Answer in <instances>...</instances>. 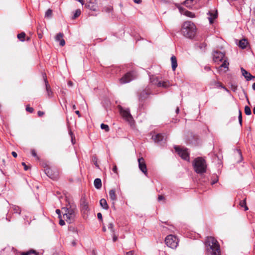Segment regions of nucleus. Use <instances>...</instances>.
<instances>
[{"instance_id": "f257e3e1", "label": "nucleus", "mask_w": 255, "mask_h": 255, "mask_svg": "<svg viewBox=\"0 0 255 255\" xmlns=\"http://www.w3.org/2000/svg\"><path fill=\"white\" fill-rule=\"evenodd\" d=\"M206 255H221L218 241L212 237H208L205 243Z\"/></svg>"}, {"instance_id": "f03ea898", "label": "nucleus", "mask_w": 255, "mask_h": 255, "mask_svg": "<svg viewBox=\"0 0 255 255\" xmlns=\"http://www.w3.org/2000/svg\"><path fill=\"white\" fill-rule=\"evenodd\" d=\"M181 31L185 37L192 38L195 35L196 28L192 22L187 21L184 22L182 24Z\"/></svg>"}, {"instance_id": "7ed1b4c3", "label": "nucleus", "mask_w": 255, "mask_h": 255, "mask_svg": "<svg viewBox=\"0 0 255 255\" xmlns=\"http://www.w3.org/2000/svg\"><path fill=\"white\" fill-rule=\"evenodd\" d=\"M192 165L194 171L199 174H202L206 172L207 163L206 160L201 157L196 158L192 162Z\"/></svg>"}, {"instance_id": "20e7f679", "label": "nucleus", "mask_w": 255, "mask_h": 255, "mask_svg": "<svg viewBox=\"0 0 255 255\" xmlns=\"http://www.w3.org/2000/svg\"><path fill=\"white\" fill-rule=\"evenodd\" d=\"M62 210L64 212L63 217L66 221L69 224L72 223L75 217V209L70 206L63 208Z\"/></svg>"}, {"instance_id": "39448f33", "label": "nucleus", "mask_w": 255, "mask_h": 255, "mask_svg": "<svg viewBox=\"0 0 255 255\" xmlns=\"http://www.w3.org/2000/svg\"><path fill=\"white\" fill-rule=\"evenodd\" d=\"M166 245L172 249H175L178 244V240L173 235H170L167 236L165 239Z\"/></svg>"}, {"instance_id": "423d86ee", "label": "nucleus", "mask_w": 255, "mask_h": 255, "mask_svg": "<svg viewBox=\"0 0 255 255\" xmlns=\"http://www.w3.org/2000/svg\"><path fill=\"white\" fill-rule=\"evenodd\" d=\"M175 149L179 155L184 160L189 161V152L187 148L175 147Z\"/></svg>"}, {"instance_id": "0eeeda50", "label": "nucleus", "mask_w": 255, "mask_h": 255, "mask_svg": "<svg viewBox=\"0 0 255 255\" xmlns=\"http://www.w3.org/2000/svg\"><path fill=\"white\" fill-rule=\"evenodd\" d=\"M44 171L47 176L53 180L56 179L58 177L59 172L58 170L55 168H51L47 167L44 169Z\"/></svg>"}, {"instance_id": "6e6552de", "label": "nucleus", "mask_w": 255, "mask_h": 255, "mask_svg": "<svg viewBox=\"0 0 255 255\" xmlns=\"http://www.w3.org/2000/svg\"><path fill=\"white\" fill-rule=\"evenodd\" d=\"M135 78L136 75L134 72H129L125 74L119 80L120 83L123 84L129 82Z\"/></svg>"}, {"instance_id": "1a4fd4ad", "label": "nucleus", "mask_w": 255, "mask_h": 255, "mask_svg": "<svg viewBox=\"0 0 255 255\" xmlns=\"http://www.w3.org/2000/svg\"><path fill=\"white\" fill-rule=\"evenodd\" d=\"M153 84L157 85L158 87H162L167 88L172 85L168 80L161 81L159 80L157 78L153 79L151 81Z\"/></svg>"}, {"instance_id": "9d476101", "label": "nucleus", "mask_w": 255, "mask_h": 255, "mask_svg": "<svg viewBox=\"0 0 255 255\" xmlns=\"http://www.w3.org/2000/svg\"><path fill=\"white\" fill-rule=\"evenodd\" d=\"M80 208L82 213L84 215H87L89 211V204L85 197H82L80 201Z\"/></svg>"}, {"instance_id": "9b49d317", "label": "nucleus", "mask_w": 255, "mask_h": 255, "mask_svg": "<svg viewBox=\"0 0 255 255\" xmlns=\"http://www.w3.org/2000/svg\"><path fill=\"white\" fill-rule=\"evenodd\" d=\"M123 119L127 121L132 128L134 127V120H133L130 113H120Z\"/></svg>"}, {"instance_id": "f8f14e48", "label": "nucleus", "mask_w": 255, "mask_h": 255, "mask_svg": "<svg viewBox=\"0 0 255 255\" xmlns=\"http://www.w3.org/2000/svg\"><path fill=\"white\" fill-rule=\"evenodd\" d=\"M138 167L140 171L146 176L147 175L146 165L143 158L141 157L138 159Z\"/></svg>"}, {"instance_id": "ddd939ff", "label": "nucleus", "mask_w": 255, "mask_h": 255, "mask_svg": "<svg viewBox=\"0 0 255 255\" xmlns=\"http://www.w3.org/2000/svg\"><path fill=\"white\" fill-rule=\"evenodd\" d=\"M43 78L45 83L46 90L47 92V95L49 98H51L53 97V93L51 91V87L50 85L48 83V81L47 79V76L45 73H43L42 74Z\"/></svg>"}, {"instance_id": "4468645a", "label": "nucleus", "mask_w": 255, "mask_h": 255, "mask_svg": "<svg viewBox=\"0 0 255 255\" xmlns=\"http://www.w3.org/2000/svg\"><path fill=\"white\" fill-rule=\"evenodd\" d=\"M225 54L219 51H215L213 54V60L215 62H219L224 60Z\"/></svg>"}, {"instance_id": "2eb2a0df", "label": "nucleus", "mask_w": 255, "mask_h": 255, "mask_svg": "<svg viewBox=\"0 0 255 255\" xmlns=\"http://www.w3.org/2000/svg\"><path fill=\"white\" fill-rule=\"evenodd\" d=\"M85 6L93 11H96L97 8L96 0H90L86 3Z\"/></svg>"}, {"instance_id": "dca6fc26", "label": "nucleus", "mask_w": 255, "mask_h": 255, "mask_svg": "<svg viewBox=\"0 0 255 255\" xmlns=\"http://www.w3.org/2000/svg\"><path fill=\"white\" fill-rule=\"evenodd\" d=\"M64 34L62 33H59L56 34L55 39L56 41H59L60 46L63 47L65 45V40L63 39Z\"/></svg>"}, {"instance_id": "f3484780", "label": "nucleus", "mask_w": 255, "mask_h": 255, "mask_svg": "<svg viewBox=\"0 0 255 255\" xmlns=\"http://www.w3.org/2000/svg\"><path fill=\"white\" fill-rule=\"evenodd\" d=\"M150 93L147 90H143L139 94V100L140 102H142L147 99Z\"/></svg>"}, {"instance_id": "a211bd4d", "label": "nucleus", "mask_w": 255, "mask_h": 255, "mask_svg": "<svg viewBox=\"0 0 255 255\" xmlns=\"http://www.w3.org/2000/svg\"><path fill=\"white\" fill-rule=\"evenodd\" d=\"M242 75L245 77L247 81L252 80V79H255V76H252L249 72L244 69L243 68L241 69Z\"/></svg>"}, {"instance_id": "6ab92c4d", "label": "nucleus", "mask_w": 255, "mask_h": 255, "mask_svg": "<svg viewBox=\"0 0 255 255\" xmlns=\"http://www.w3.org/2000/svg\"><path fill=\"white\" fill-rule=\"evenodd\" d=\"M152 138L155 142L160 143L163 140L164 136L162 134L158 133L155 135H153Z\"/></svg>"}, {"instance_id": "aec40b11", "label": "nucleus", "mask_w": 255, "mask_h": 255, "mask_svg": "<svg viewBox=\"0 0 255 255\" xmlns=\"http://www.w3.org/2000/svg\"><path fill=\"white\" fill-rule=\"evenodd\" d=\"M179 9L181 13L184 14L185 15L190 17H195V14L192 12L189 11L188 10H185L183 8L181 7H179Z\"/></svg>"}, {"instance_id": "412c9836", "label": "nucleus", "mask_w": 255, "mask_h": 255, "mask_svg": "<svg viewBox=\"0 0 255 255\" xmlns=\"http://www.w3.org/2000/svg\"><path fill=\"white\" fill-rule=\"evenodd\" d=\"M109 197H110V199L113 201H115L117 200V196L116 195L115 189H112L110 190Z\"/></svg>"}, {"instance_id": "4be33fe9", "label": "nucleus", "mask_w": 255, "mask_h": 255, "mask_svg": "<svg viewBox=\"0 0 255 255\" xmlns=\"http://www.w3.org/2000/svg\"><path fill=\"white\" fill-rule=\"evenodd\" d=\"M248 44L249 43L247 39H243L240 40L239 42V46L242 49H245L247 47Z\"/></svg>"}, {"instance_id": "5701e85b", "label": "nucleus", "mask_w": 255, "mask_h": 255, "mask_svg": "<svg viewBox=\"0 0 255 255\" xmlns=\"http://www.w3.org/2000/svg\"><path fill=\"white\" fill-rule=\"evenodd\" d=\"M171 61L172 64V69L173 71H175L176 67H177L176 57L175 56H172L171 57Z\"/></svg>"}, {"instance_id": "b1692460", "label": "nucleus", "mask_w": 255, "mask_h": 255, "mask_svg": "<svg viewBox=\"0 0 255 255\" xmlns=\"http://www.w3.org/2000/svg\"><path fill=\"white\" fill-rule=\"evenodd\" d=\"M199 0H186L184 1L185 5L188 7H190L191 5L196 4Z\"/></svg>"}, {"instance_id": "393cba45", "label": "nucleus", "mask_w": 255, "mask_h": 255, "mask_svg": "<svg viewBox=\"0 0 255 255\" xmlns=\"http://www.w3.org/2000/svg\"><path fill=\"white\" fill-rule=\"evenodd\" d=\"M95 187L97 189H100L102 187V181L101 179L96 178L95 179L94 182Z\"/></svg>"}, {"instance_id": "a878e982", "label": "nucleus", "mask_w": 255, "mask_h": 255, "mask_svg": "<svg viewBox=\"0 0 255 255\" xmlns=\"http://www.w3.org/2000/svg\"><path fill=\"white\" fill-rule=\"evenodd\" d=\"M209 14L210 15V17H209V20L210 23H213L214 20L217 17L218 13L217 10H216L215 13H212L211 12H209Z\"/></svg>"}, {"instance_id": "bb28decb", "label": "nucleus", "mask_w": 255, "mask_h": 255, "mask_svg": "<svg viewBox=\"0 0 255 255\" xmlns=\"http://www.w3.org/2000/svg\"><path fill=\"white\" fill-rule=\"evenodd\" d=\"M100 205L104 209L106 210H108L109 208L107 201L104 198L100 200Z\"/></svg>"}, {"instance_id": "cd10ccee", "label": "nucleus", "mask_w": 255, "mask_h": 255, "mask_svg": "<svg viewBox=\"0 0 255 255\" xmlns=\"http://www.w3.org/2000/svg\"><path fill=\"white\" fill-rule=\"evenodd\" d=\"M103 11H105L107 13H112L114 11L113 7L111 5H108L104 7Z\"/></svg>"}, {"instance_id": "c85d7f7f", "label": "nucleus", "mask_w": 255, "mask_h": 255, "mask_svg": "<svg viewBox=\"0 0 255 255\" xmlns=\"http://www.w3.org/2000/svg\"><path fill=\"white\" fill-rule=\"evenodd\" d=\"M26 36V34L24 32H22L20 33H19L17 35V38L21 41H24L25 40V37Z\"/></svg>"}, {"instance_id": "c756f323", "label": "nucleus", "mask_w": 255, "mask_h": 255, "mask_svg": "<svg viewBox=\"0 0 255 255\" xmlns=\"http://www.w3.org/2000/svg\"><path fill=\"white\" fill-rule=\"evenodd\" d=\"M228 65L229 63L227 62L226 60H224L223 63L221 64V65L220 66V68H226V70H225V72H226L228 69Z\"/></svg>"}, {"instance_id": "7c9ffc66", "label": "nucleus", "mask_w": 255, "mask_h": 255, "mask_svg": "<svg viewBox=\"0 0 255 255\" xmlns=\"http://www.w3.org/2000/svg\"><path fill=\"white\" fill-rule=\"evenodd\" d=\"M235 152L237 153V155L239 156V157L240 158V159L237 161L238 163H239V162H241L243 159L242 152L240 149H237L236 150Z\"/></svg>"}, {"instance_id": "2f4dec72", "label": "nucleus", "mask_w": 255, "mask_h": 255, "mask_svg": "<svg viewBox=\"0 0 255 255\" xmlns=\"http://www.w3.org/2000/svg\"><path fill=\"white\" fill-rule=\"evenodd\" d=\"M240 205L242 207H243L245 208V211H247L248 210V208L246 205V199L241 201L240 203Z\"/></svg>"}, {"instance_id": "473e14b6", "label": "nucleus", "mask_w": 255, "mask_h": 255, "mask_svg": "<svg viewBox=\"0 0 255 255\" xmlns=\"http://www.w3.org/2000/svg\"><path fill=\"white\" fill-rule=\"evenodd\" d=\"M52 15V10L48 9L45 12V16L47 18H50Z\"/></svg>"}, {"instance_id": "72a5a7b5", "label": "nucleus", "mask_w": 255, "mask_h": 255, "mask_svg": "<svg viewBox=\"0 0 255 255\" xmlns=\"http://www.w3.org/2000/svg\"><path fill=\"white\" fill-rule=\"evenodd\" d=\"M13 210L14 213H18V214H20L21 213V210L20 208L16 206H13Z\"/></svg>"}, {"instance_id": "f704fd0d", "label": "nucleus", "mask_w": 255, "mask_h": 255, "mask_svg": "<svg viewBox=\"0 0 255 255\" xmlns=\"http://www.w3.org/2000/svg\"><path fill=\"white\" fill-rule=\"evenodd\" d=\"M81 10L79 9H78L76 10L75 13L74 14V15L72 17L73 19H75L77 17H78L80 14H81Z\"/></svg>"}, {"instance_id": "c9c22d12", "label": "nucleus", "mask_w": 255, "mask_h": 255, "mask_svg": "<svg viewBox=\"0 0 255 255\" xmlns=\"http://www.w3.org/2000/svg\"><path fill=\"white\" fill-rule=\"evenodd\" d=\"M108 229L111 230V232H112V234L115 233V230L114 229V225L113 223H109L108 225Z\"/></svg>"}, {"instance_id": "e433bc0d", "label": "nucleus", "mask_w": 255, "mask_h": 255, "mask_svg": "<svg viewBox=\"0 0 255 255\" xmlns=\"http://www.w3.org/2000/svg\"><path fill=\"white\" fill-rule=\"evenodd\" d=\"M101 128L102 129H105L106 131H109L110 130L109 127L107 125L102 124L101 125Z\"/></svg>"}, {"instance_id": "4c0bfd02", "label": "nucleus", "mask_w": 255, "mask_h": 255, "mask_svg": "<svg viewBox=\"0 0 255 255\" xmlns=\"http://www.w3.org/2000/svg\"><path fill=\"white\" fill-rule=\"evenodd\" d=\"M69 134L71 136V142L73 144H74L75 143V142L74 141L75 137H74L72 132L71 130L69 131Z\"/></svg>"}, {"instance_id": "58836bf2", "label": "nucleus", "mask_w": 255, "mask_h": 255, "mask_svg": "<svg viewBox=\"0 0 255 255\" xmlns=\"http://www.w3.org/2000/svg\"><path fill=\"white\" fill-rule=\"evenodd\" d=\"M22 255H37L34 251H30L26 253H23Z\"/></svg>"}, {"instance_id": "ea45409f", "label": "nucleus", "mask_w": 255, "mask_h": 255, "mask_svg": "<svg viewBox=\"0 0 255 255\" xmlns=\"http://www.w3.org/2000/svg\"><path fill=\"white\" fill-rule=\"evenodd\" d=\"M118 110L119 112H129L128 110H125L121 106H118Z\"/></svg>"}, {"instance_id": "a19ab883", "label": "nucleus", "mask_w": 255, "mask_h": 255, "mask_svg": "<svg viewBox=\"0 0 255 255\" xmlns=\"http://www.w3.org/2000/svg\"><path fill=\"white\" fill-rule=\"evenodd\" d=\"M31 155L34 157H36L37 158V159L38 158L37 155V154H36V151L34 150V149H32L31 150Z\"/></svg>"}, {"instance_id": "79ce46f5", "label": "nucleus", "mask_w": 255, "mask_h": 255, "mask_svg": "<svg viewBox=\"0 0 255 255\" xmlns=\"http://www.w3.org/2000/svg\"><path fill=\"white\" fill-rule=\"evenodd\" d=\"M113 171L117 174H118V168L115 164L113 165Z\"/></svg>"}, {"instance_id": "37998d69", "label": "nucleus", "mask_w": 255, "mask_h": 255, "mask_svg": "<svg viewBox=\"0 0 255 255\" xmlns=\"http://www.w3.org/2000/svg\"><path fill=\"white\" fill-rule=\"evenodd\" d=\"M34 109L30 107L29 105H27L26 107V112H33Z\"/></svg>"}, {"instance_id": "c03bdc74", "label": "nucleus", "mask_w": 255, "mask_h": 255, "mask_svg": "<svg viewBox=\"0 0 255 255\" xmlns=\"http://www.w3.org/2000/svg\"><path fill=\"white\" fill-rule=\"evenodd\" d=\"M239 121L241 125H242V113H239Z\"/></svg>"}, {"instance_id": "a18cd8bd", "label": "nucleus", "mask_w": 255, "mask_h": 255, "mask_svg": "<svg viewBox=\"0 0 255 255\" xmlns=\"http://www.w3.org/2000/svg\"><path fill=\"white\" fill-rule=\"evenodd\" d=\"M22 166H23L24 169L25 171L29 169L28 166L26 165L25 162H22Z\"/></svg>"}, {"instance_id": "49530a36", "label": "nucleus", "mask_w": 255, "mask_h": 255, "mask_svg": "<svg viewBox=\"0 0 255 255\" xmlns=\"http://www.w3.org/2000/svg\"><path fill=\"white\" fill-rule=\"evenodd\" d=\"M37 34H38V38L39 39H41L43 37V34L42 33L39 32V31L38 30L37 31Z\"/></svg>"}, {"instance_id": "de8ad7c7", "label": "nucleus", "mask_w": 255, "mask_h": 255, "mask_svg": "<svg viewBox=\"0 0 255 255\" xmlns=\"http://www.w3.org/2000/svg\"><path fill=\"white\" fill-rule=\"evenodd\" d=\"M244 112H251V109L249 106H246L245 107V111Z\"/></svg>"}, {"instance_id": "09e8293b", "label": "nucleus", "mask_w": 255, "mask_h": 255, "mask_svg": "<svg viewBox=\"0 0 255 255\" xmlns=\"http://www.w3.org/2000/svg\"><path fill=\"white\" fill-rule=\"evenodd\" d=\"M134 252L133 251H130L129 252H127L126 255H133Z\"/></svg>"}, {"instance_id": "8fccbe9b", "label": "nucleus", "mask_w": 255, "mask_h": 255, "mask_svg": "<svg viewBox=\"0 0 255 255\" xmlns=\"http://www.w3.org/2000/svg\"><path fill=\"white\" fill-rule=\"evenodd\" d=\"M113 242H116L117 239H118V238L115 235V233L114 234H113Z\"/></svg>"}, {"instance_id": "3c124183", "label": "nucleus", "mask_w": 255, "mask_h": 255, "mask_svg": "<svg viewBox=\"0 0 255 255\" xmlns=\"http://www.w3.org/2000/svg\"><path fill=\"white\" fill-rule=\"evenodd\" d=\"M97 217L99 219L102 220V215L101 213H98L97 214Z\"/></svg>"}, {"instance_id": "603ef678", "label": "nucleus", "mask_w": 255, "mask_h": 255, "mask_svg": "<svg viewBox=\"0 0 255 255\" xmlns=\"http://www.w3.org/2000/svg\"><path fill=\"white\" fill-rule=\"evenodd\" d=\"M59 224L61 225V226H63L65 225V222L64 220L61 219L59 221Z\"/></svg>"}, {"instance_id": "864d4df0", "label": "nucleus", "mask_w": 255, "mask_h": 255, "mask_svg": "<svg viewBox=\"0 0 255 255\" xmlns=\"http://www.w3.org/2000/svg\"><path fill=\"white\" fill-rule=\"evenodd\" d=\"M56 213L59 215V218H60L61 217V215H60V213H61V211L59 209H57L56 210Z\"/></svg>"}, {"instance_id": "5fc2aeb1", "label": "nucleus", "mask_w": 255, "mask_h": 255, "mask_svg": "<svg viewBox=\"0 0 255 255\" xmlns=\"http://www.w3.org/2000/svg\"><path fill=\"white\" fill-rule=\"evenodd\" d=\"M163 199H164V197L162 195H159L158 197V201H161V200H163Z\"/></svg>"}, {"instance_id": "6e6d98bb", "label": "nucleus", "mask_w": 255, "mask_h": 255, "mask_svg": "<svg viewBox=\"0 0 255 255\" xmlns=\"http://www.w3.org/2000/svg\"><path fill=\"white\" fill-rule=\"evenodd\" d=\"M68 85L70 87H72L73 85V83L72 81H69L68 82Z\"/></svg>"}, {"instance_id": "4d7b16f0", "label": "nucleus", "mask_w": 255, "mask_h": 255, "mask_svg": "<svg viewBox=\"0 0 255 255\" xmlns=\"http://www.w3.org/2000/svg\"><path fill=\"white\" fill-rule=\"evenodd\" d=\"M11 154L14 157H16L17 156V153L15 151H12Z\"/></svg>"}, {"instance_id": "13d9d810", "label": "nucleus", "mask_w": 255, "mask_h": 255, "mask_svg": "<svg viewBox=\"0 0 255 255\" xmlns=\"http://www.w3.org/2000/svg\"><path fill=\"white\" fill-rule=\"evenodd\" d=\"M39 117H41L44 115V113H37Z\"/></svg>"}, {"instance_id": "bf43d9fd", "label": "nucleus", "mask_w": 255, "mask_h": 255, "mask_svg": "<svg viewBox=\"0 0 255 255\" xmlns=\"http://www.w3.org/2000/svg\"><path fill=\"white\" fill-rule=\"evenodd\" d=\"M133 0L136 3H140L141 2V0Z\"/></svg>"}, {"instance_id": "052dcab7", "label": "nucleus", "mask_w": 255, "mask_h": 255, "mask_svg": "<svg viewBox=\"0 0 255 255\" xmlns=\"http://www.w3.org/2000/svg\"><path fill=\"white\" fill-rule=\"evenodd\" d=\"M218 180V179H216V180H213V181L212 182V183H212V184H215L216 183H217V182Z\"/></svg>"}, {"instance_id": "680f3d73", "label": "nucleus", "mask_w": 255, "mask_h": 255, "mask_svg": "<svg viewBox=\"0 0 255 255\" xmlns=\"http://www.w3.org/2000/svg\"><path fill=\"white\" fill-rule=\"evenodd\" d=\"M78 1L82 4L83 5L84 4V1L83 0H78Z\"/></svg>"}, {"instance_id": "e2e57ef3", "label": "nucleus", "mask_w": 255, "mask_h": 255, "mask_svg": "<svg viewBox=\"0 0 255 255\" xmlns=\"http://www.w3.org/2000/svg\"><path fill=\"white\" fill-rule=\"evenodd\" d=\"M252 88L254 90H255V82L253 84Z\"/></svg>"}, {"instance_id": "0e129e2a", "label": "nucleus", "mask_w": 255, "mask_h": 255, "mask_svg": "<svg viewBox=\"0 0 255 255\" xmlns=\"http://www.w3.org/2000/svg\"><path fill=\"white\" fill-rule=\"evenodd\" d=\"M76 114L79 117H80L81 116V113H76Z\"/></svg>"}, {"instance_id": "69168bd1", "label": "nucleus", "mask_w": 255, "mask_h": 255, "mask_svg": "<svg viewBox=\"0 0 255 255\" xmlns=\"http://www.w3.org/2000/svg\"><path fill=\"white\" fill-rule=\"evenodd\" d=\"M205 69L207 70H210V68L208 67H205Z\"/></svg>"}, {"instance_id": "338daca9", "label": "nucleus", "mask_w": 255, "mask_h": 255, "mask_svg": "<svg viewBox=\"0 0 255 255\" xmlns=\"http://www.w3.org/2000/svg\"><path fill=\"white\" fill-rule=\"evenodd\" d=\"M103 231L104 232H106V227H104L103 228Z\"/></svg>"}, {"instance_id": "774afa93", "label": "nucleus", "mask_w": 255, "mask_h": 255, "mask_svg": "<svg viewBox=\"0 0 255 255\" xmlns=\"http://www.w3.org/2000/svg\"><path fill=\"white\" fill-rule=\"evenodd\" d=\"M176 112H179V109L178 107H177L176 109Z\"/></svg>"}]
</instances>
